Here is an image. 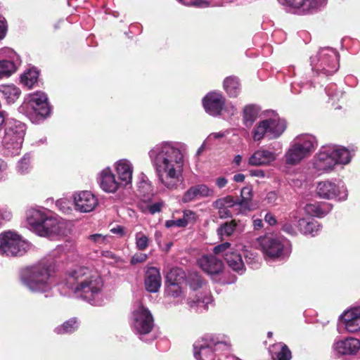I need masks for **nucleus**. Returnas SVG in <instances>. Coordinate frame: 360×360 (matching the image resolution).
I'll use <instances>...</instances> for the list:
<instances>
[{
    "label": "nucleus",
    "instance_id": "f257e3e1",
    "mask_svg": "<svg viewBox=\"0 0 360 360\" xmlns=\"http://www.w3.org/2000/svg\"><path fill=\"white\" fill-rule=\"evenodd\" d=\"M185 148L182 143L164 141L155 144L148 153L158 181L168 189L176 188L181 181Z\"/></svg>",
    "mask_w": 360,
    "mask_h": 360
},
{
    "label": "nucleus",
    "instance_id": "f03ea898",
    "mask_svg": "<svg viewBox=\"0 0 360 360\" xmlns=\"http://www.w3.org/2000/svg\"><path fill=\"white\" fill-rule=\"evenodd\" d=\"M68 288L75 295L92 305L103 302L101 278L87 267L79 266L71 271L67 278Z\"/></svg>",
    "mask_w": 360,
    "mask_h": 360
},
{
    "label": "nucleus",
    "instance_id": "7ed1b4c3",
    "mask_svg": "<svg viewBox=\"0 0 360 360\" xmlns=\"http://www.w3.org/2000/svg\"><path fill=\"white\" fill-rule=\"evenodd\" d=\"M54 261L43 259L37 264L26 269L21 275L25 286L34 292H49L53 288Z\"/></svg>",
    "mask_w": 360,
    "mask_h": 360
},
{
    "label": "nucleus",
    "instance_id": "20e7f679",
    "mask_svg": "<svg viewBox=\"0 0 360 360\" xmlns=\"http://www.w3.org/2000/svg\"><path fill=\"white\" fill-rule=\"evenodd\" d=\"M352 158L345 147L329 144L322 146L313 159V167L319 174L329 172L338 165H347Z\"/></svg>",
    "mask_w": 360,
    "mask_h": 360
},
{
    "label": "nucleus",
    "instance_id": "39448f33",
    "mask_svg": "<svg viewBox=\"0 0 360 360\" xmlns=\"http://www.w3.org/2000/svg\"><path fill=\"white\" fill-rule=\"evenodd\" d=\"M26 132L24 123L16 120L6 122L4 135L1 146L3 153L6 156H15L20 154Z\"/></svg>",
    "mask_w": 360,
    "mask_h": 360
},
{
    "label": "nucleus",
    "instance_id": "423d86ee",
    "mask_svg": "<svg viewBox=\"0 0 360 360\" xmlns=\"http://www.w3.org/2000/svg\"><path fill=\"white\" fill-rule=\"evenodd\" d=\"M18 110L32 122L38 123L50 115L51 108L47 96L44 92L37 91L27 95Z\"/></svg>",
    "mask_w": 360,
    "mask_h": 360
},
{
    "label": "nucleus",
    "instance_id": "0eeeda50",
    "mask_svg": "<svg viewBox=\"0 0 360 360\" xmlns=\"http://www.w3.org/2000/svg\"><path fill=\"white\" fill-rule=\"evenodd\" d=\"M317 145L316 139L311 134L296 136L284 155L285 164L292 166L298 165L313 153Z\"/></svg>",
    "mask_w": 360,
    "mask_h": 360
},
{
    "label": "nucleus",
    "instance_id": "6e6552de",
    "mask_svg": "<svg viewBox=\"0 0 360 360\" xmlns=\"http://www.w3.org/2000/svg\"><path fill=\"white\" fill-rule=\"evenodd\" d=\"M259 248L266 259H283L291 252L289 242L285 238L274 234H266L257 239Z\"/></svg>",
    "mask_w": 360,
    "mask_h": 360
},
{
    "label": "nucleus",
    "instance_id": "1a4fd4ad",
    "mask_svg": "<svg viewBox=\"0 0 360 360\" xmlns=\"http://www.w3.org/2000/svg\"><path fill=\"white\" fill-rule=\"evenodd\" d=\"M312 69L317 72L329 75L335 73L338 68V54L333 49L323 48L317 55L311 58Z\"/></svg>",
    "mask_w": 360,
    "mask_h": 360
},
{
    "label": "nucleus",
    "instance_id": "9d476101",
    "mask_svg": "<svg viewBox=\"0 0 360 360\" xmlns=\"http://www.w3.org/2000/svg\"><path fill=\"white\" fill-rule=\"evenodd\" d=\"M29 244L15 232L8 231L0 234V255L18 256L23 255Z\"/></svg>",
    "mask_w": 360,
    "mask_h": 360
},
{
    "label": "nucleus",
    "instance_id": "9b49d317",
    "mask_svg": "<svg viewBox=\"0 0 360 360\" xmlns=\"http://www.w3.org/2000/svg\"><path fill=\"white\" fill-rule=\"evenodd\" d=\"M154 325L153 316L150 310L142 304L134 306L131 316L132 330L140 335L149 333Z\"/></svg>",
    "mask_w": 360,
    "mask_h": 360
},
{
    "label": "nucleus",
    "instance_id": "f8f14e48",
    "mask_svg": "<svg viewBox=\"0 0 360 360\" xmlns=\"http://www.w3.org/2000/svg\"><path fill=\"white\" fill-rule=\"evenodd\" d=\"M316 193L321 198L328 200L335 199L338 200H345L348 195L347 190L344 184H337L329 180L318 183Z\"/></svg>",
    "mask_w": 360,
    "mask_h": 360
},
{
    "label": "nucleus",
    "instance_id": "ddd939ff",
    "mask_svg": "<svg viewBox=\"0 0 360 360\" xmlns=\"http://www.w3.org/2000/svg\"><path fill=\"white\" fill-rule=\"evenodd\" d=\"M219 343L217 338L212 335H206L193 345L195 358L197 360H212L213 347Z\"/></svg>",
    "mask_w": 360,
    "mask_h": 360
},
{
    "label": "nucleus",
    "instance_id": "4468645a",
    "mask_svg": "<svg viewBox=\"0 0 360 360\" xmlns=\"http://www.w3.org/2000/svg\"><path fill=\"white\" fill-rule=\"evenodd\" d=\"M76 211L82 213L92 212L98 205V198L91 191H81L72 194Z\"/></svg>",
    "mask_w": 360,
    "mask_h": 360
},
{
    "label": "nucleus",
    "instance_id": "2eb2a0df",
    "mask_svg": "<svg viewBox=\"0 0 360 360\" xmlns=\"http://www.w3.org/2000/svg\"><path fill=\"white\" fill-rule=\"evenodd\" d=\"M68 233L67 223L47 214L46 219L41 224L39 236L51 237L63 236Z\"/></svg>",
    "mask_w": 360,
    "mask_h": 360
},
{
    "label": "nucleus",
    "instance_id": "dca6fc26",
    "mask_svg": "<svg viewBox=\"0 0 360 360\" xmlns=\"http://www.w3.org/2000/svg\"><path fill=\"white\" fill-rule=\"evenodd\" d=\"M276 153L261 147L250 155L247 160L248 167H268L276 160Z\"/></svg>",
    "mask_w": 360,
    "mask_h": 360
},
{
    "label": "nucleus",
    "instance_id": "f3484780",
    "mask_svg": "<svg viewBox=\"0 0 360 360\" xmlns=\"http://www.w3.org/2000/svg\"><path fill=\"white\" fill-rule=\"evenodd\" d=\"M345 330L349 333H360V305L345 310L340 316Z\"/></svg>",
    "mask_w": 360,
    "mask_h": 360
},
{
    "label": "nucleus",
    "instance_id": "a211bd4d",
    "mask_svg": "<svg viewBox=\"0 0 360 360\" xmlns=\"http://www.w3.org/2000/svg\"><path fill=\"white\" fill-rule=\"evenodd\" d=\"M202 105L207 113L218 116L224 108L225 98L219 91H211L202 99Z\"/></svg>",
    "mask_w": 360,
    "mask_h": 360
},
{
    "label": "nucleus",
    "instance_id": "6ab92c4d",
    "mask_svg": "<svg viewBox=\"0 0 360 360\" xmlns=\"http://www.w3.org/2000/svg\"><path fill=\"white\" fill-rule=\"evenodd\" d=\"M113 167L116 172L119 184H120L122 187H127L131 184L134 166L130 160L127 159H120L114 163Z\"/></svg>",
    "mask_w": 360,
    "mask_h": 360
},
{
    "label": "nucleus",
    "instance_id": "aec40b11",
    "mask_svg": "<svg viewBox=\"0 0 360 360\" xmlns=\"http://www.w3.org/2000/svg\"><path fill=\"white\" fill-rule=\"evenodd\" d=\"M98 182L103 191L107 193H115L122 186L110 167H105L98 174Z\"/></svg>",
    "mask_w": 360,
    "mask_h": 360
},
{
    "label": "nucleus",
    "instance_id": "412c9836",
    "mask_svg": "<svg viewBox=\"0 0 360 360\" xmlns=\"http://www.w3.org/2000/svg\"><path fill=\"white\" fill-rule=\"evenodd\" d=\"M333 348L341 355H355L360 350V340L353 337L346 338L336 341Z\"/></svg>",
    "mask_w": 360,
    "mask_h": 360
},
{
    "label": "nucleus",
    "instance_id": "4be33fe9",
    "mask_svg": "<svg viewBox=\"0 0 360 360\" xmlns=\"http://www.w3.org/2000/svg\"><path fill=\"white\" fill-rule=\"evenodd\" d=\"M198 264L202 271L210 275L219 274L224 269L221 260L214 255H202L198 259Z\"/></svg>",
    "mask_w": 360,
    "mask_h": 360
},
{
    "label": "nucleus",
    "instance_id": "5701e85b",
    "mask_svg": "<svg viewBox=\"0 0 360 360\" xmlns=\"http://www.w3.org/2000/svg\"><path fill=\"white\" fill-rule=\"evenodd\" d=\"M214 191L205 184H198L189 188L182 197V202H189L195 200L211 197Z\"/></svg>",
    "mask_w": 360,
    "mask_h": 360
},
{
    "label": "nucleus",
    "instance_id": "b1692460",
    "mask_svg": "<svg viewBox=\"0 0 360 360\" xmlns=\"http://www.w3.org/2000/svg\"><path fill=\"white\" fill-rule=\"evenodd\" d=\"M162 283V279L160 270L156 267H149L146 272L144 279L146 290L150 292H157L159 291Z\"/></svg>",
    "mask_w": 360,
    "mask_h": 360
},
{
    "label": "nucleus",
    "instance_id": "393cba45",
    "mask_svg": "<svg viewBox=\"0 0 360 360\" xmlns=\"http://www.w3.org/2000/svg\"><path fill=\"white\" fill-rule=\"evenodd\" d=\"M47 214L41 210L32 208L27 212V221L30 228L39 235L41 224L46 219Z\"/></svg>",
    "mask_w": 360,
    "mask_h": 360
},
{
    "label": "nucleus",
    "instance_id": "a878e982",
    "mask_svg": "<svg viewBox=\"0 0 360 360\" xmlns=\"http://www.w3.org/2000/svg\"><path fill=\"white\" fill-rule=\"evenodd\" d=\"M238 202L232 196L227 195L224 198L217 199L213 202V207L218 210V214L221 219L231 217L230 208L237 205Z\"/></svg>",
    "mask_w": 360,
    "mask_h": 360
},
{
    "label": "nucleus",
    "instance_id": "bb28decb",
    "mask_svg": "<svg viewBox=\"0 0 360 360\" xmlns=\"http://www.w3.org/2000/svg\"><path fill=\"white\" fill-rule=\"evenodd\" d=\"M268 124V138L274 139L279 137L285 131L286 124L284 120L278 117L266 119Z\"/></svg>",
    "mask_w": 360,
    "mask_h": 360
},
{
    "label": "nucleus",
    "instance_id": "cd10ccee",
    "mask_svg": "<svg viewBox=\"0 0 360 360\" xmlns=\"http://www.w3.org/2000/svg\"><path fill=\"white\" fill-rule=\"evenodd\" d=\"M285 4L295 8H302L303 11L316 9L325 4L326 0H284Z\"/></svg>",
    "mask_w": 360,
    "mask_h": 360
},
{
    "label": "nucleus",
    "instance_id": "c85d7f7f",
    "mask_svg": "<svg viewBox=\"0 0 360 360\" xmlns=\"http://www.w3.org/2000/svg\"><path fill=\"white\" fill-rule=\"evenodd\" d=\"M332 209V205L327 202H315L306 205L304 212L311 217H323Z\"/></svg>",
    "mask_w": 360,
    "mask_h": 360
},
{
    "label": "nucleus",
    "instance_id": "c756f323",
    "mask_svg": "<svg viewBox=\"0 0 360 360\" xmlns=\"http://www.w3.org/2000/svg\"><path fill=\"white\" fill-rule=\"evenodd\" d=\"M297 226L300 231L304 234H310L311 236L316 235L321 229L320 224L311 219L307 220L304 218L298 219Z\"/></svg>",
    "mask_w": 360,
    "mask_h": 360
},
{
    "label": "nucleus",
    "instance_id": "7c9ffc66",
    "mask_svg": "<svg viewBox=\"0 0 360 360\" xmlns=\"http://www.w3.org/2000/svg\"><path fill=\"white\" fill-rule=\"evenodd\" d=\"M225 260L228 265L235 271L239 274L244 272V263L243 262L241 255L233 249L231 252H229L226 255Z\"/></svg>",
    "mask_w": 360,
    "mask_h": 360
},
{
    "label": "nucleus",
    "instance_id": "2f4dec72",
    "mask_svg": "<svg viewBox=\"0 0 360 360\" xmlns=\"http://www.w3.org/2000/svg\"><path fill=\"white\" fill-rule=\"evenodd\" d=\"M212 302L213 299L210 292H205L203 296H198L196 300L188 298V304L191 308H196L197 311H201L207 309Z\"/></svg>",
    "mask_w": 360,
    "mask_h": 360
},
{
    "label": "nucleus",
    "instance_id": "473e14b6",
    "mask_svg": "<svg viewBox=\"0 0 360 360\" xmlns=\"http://www.w3.org/2000/svg\"><path fill=\"white\" fill-rule=\"evenodd\" d=\"M33 156L30 153H27L18 161L15 170L20 175H25L31 172L32 169V160Z\"/></svg>",
    "mask_w": 360,
    "mask_h": 360
},
{
    "label": "nucleus",
    "instance_id": "72a5a7b5",
    "mask_svg": "<svg viewBox=\"0 0 360 360\" xmlns=\"http://www.w3.org/2000/svg\"><path fill=\"white\" fill-rule=\"evenodd\" d=\"M0 93L8 103L15 102L20 94V90L13 84L0 85Z\"/></svg>",
    "mask_w": 360,
    "mask_h": 360
},
{
    "label": "nucleus",
    "instance_id": "f704fd0d",
    "mask_svg": "<svg viewBox=\"0 0 360 360\" xmlns=\"http://www.w3.org/2000/svg\"><path fill=\"white\" fill-rule=\"evenodd\" d=\"M273 360H290L291 352L288 347L282 343L274 345L271 349Z\"/></svg>",
    "mask_w": 360,
    "mask_h": 360
},
{
    "label": "nucleus",
    "instance_id": "c9c22d12",
    "mask_svg": "<svg viewBox=\"0 0 360 360\" xmlns=\"http://www.w3.org/2000/svg\"><path fill=\"white\" fill-rule=\"evenodd\" d=\"M224 89L231 97H236L240 93V83L236 77H226L224 81Z\"/></svg>",
    "mask_w": 360,
    "mask_h": 360
},
{
    "label": "nucleus",
    "instance_id": "e433bc0d",
    "mask_svg": "<svg viewBox=\"0 0 360 360\" xmlns=\"http://www.w3.org/2000/svg\"><path fill=\"white\" fill-rule=\"evenodd\" d=\"M236 230L239 231H242L243 230V228L238 229V224L235 220H232L230 222H226L224 224L221 225L217 229V234L220 238L223 239V238L231 236L233 232Z\"/></svg>",
    "mask_w": 360,
    "mask_h": 360
},
{
    "label": "nucleus",
    "instance_id": "4c0bfd02",
    "mask_svg": "<svg viewBox=\"0 0 360 360\" xmlns=\"http://www.w3.org/2000/svg\"><path fill=\"white\" fill-rule=\"evenodd\" d=\"M258 115V109L253 105H249L245 107L243 113V120L244 124L249 127L252 126L256 120Z\"/></svg>",
    "mask_w": 360,
    "mask_h": 360
},
{
    "label": "nucleus",
    "instance_id": "58836bf2",
    "mask_svg": "<svg viewBox=\"0 0 360 360\" xmlns=\"http://www.w3.org/2000/svg\"><path fill=\"white\" fill-rule=\"evenodd\" d=\"M38 77V70L36 68H31L21 75L20 80L25 86L31 88L37 82Z\"/></svg>",
    "mask_w": 360,
    "mask_h": 360
},
{
    "label": "nucleus",
    "instance_id": "ea45409f",
    "mask_svg": "<svg viewBox=\"0 0 360 360\" xmlns=\"http://www.w3.org/2000/svg\"><path fill=\"white\" fill-rule=\"evenodd\" d=\"M268 124L265 120L259 122L252 130V139L255 141H262L265 136L268 137Z\"/></svg>",
    "mask_w": 360,
    "mask_h": 360
},
{
    "label": "nucleus",
    "instance_id": "a19ab883",
    "mask_svg": "<svg viewBox=\"0 0 360 360\" xmlns=\"http://www.w3.org/2000/svg\"><path fill=\"white\" fill-rule=\"evenodd\" d=\"M298 221L297 216L295 212H292L289 215L282 226V230L288 234L295 236L297 234V229L295 222Z\"/></svg>",
    "mask_w": 360,
    "mask_h": 360
},
{
    "label": "nucleus",
    "instance_id": "79ce46f5",
    "mask_svg": "<svg viewBox=\"0 0 360 360\" xmlns=\"http://www.w3.org/2000/svg\"><path fill=\"white\" fill-rule=\"evenodd\" d=\"M16 70V65L13 61L8 60H0V78L11 76Z\"/></svg>",
    "mask_w": 360,
    "mask_h": 360
},
{
    "label": "nucleus",
    "instance_id": "37998d69",
    "mask_svg": "<svg viewBox=\"0 0 360 360\" xmlns=\"http://www.w3.org/2000/svg\"><path fill=\"white\" fill-rule=\"evenodd\" d=\"M134 237L136 248L139 251L146 250L151 243L149 237L141 231L136 233Z\"/></svg>",
    "mask_w": 360,
    "mask_h": 360
},
{
    "label": "nucleus",
    "instance_id": "c03bdc74",
    "mask_svg": "<svg viewBox=\"0 0 360 360\" xmlns=\"http://www.w3.org/2000/svg\"><path fill=\"white\" fill-rule=\"evenodd\" d=\"M78 328V322L76 319L72 318L65 322L61 326L56 328L55 332L58 334L72 333Z\"/></svg>",
    "mask_w": 360,
    "mask_h": 360
},
{
    "label": "nucleus",
    "instance_id": "a18cd8bd",
    "mask_svg": "<svg viewBox=\"0 0 360 360\" xmlns=\"http://www.w3.org/2000/svg\"><path fill=\"white\" fill-rule=\"evenodd\" d=\"M240 200H236L238 202L237 205L240 206L243 208H248L250 202L252 197V189L250 186L244 187L240 192Z\"/></svg>",
    "mask_w": 360,
    "mask_h": 360
},
{
    "label": "nucleus",
    "instance_id": "49530a36",
    "mask_svg": "<svg viewBox=\"0 0 360 360\" xmlns=\"http://www.w3.org/2000/svg\"><path fill=\"white\" fill-rule=\"evenodd\" d=\"M138 189L140 195L143 196L150 195L153 193L150 182L146 179H142L139 182Z\"/></svg>",
    "mask_w": 360,
    "mask_h": 360
},
{
    "label": "nucleus",
    "instance_id": "de8ad7c7",
    "mask_svg": "<svg viewBox=\"0 0 360 360\" xmlns=\"http://www.w3.org/2000/svg\"><path fill=\"white\" fill-rule=\"evenodd\" d=\"M167 281L170 283H178L180 278H183L181 276V270L177 268L172 269L167 274Z\"/></svg>",
    "mask_w": 360,
    "mask_h": 360
},
{
    "label": "nucleus",
    "instance_id": "09e8293b",
    "mask_svg": "<svg viewBox=\"0 0 360 360\" xmlns=\"http://www.w3.org/2000/svg\"><path fill=\"white\" fill-rule=\"evenodd\" d=\"M233 248H231V244L228 242H225L215 246L213 252L215 255H221L225 258L226 253L231 252Z\"/></svg>",
    "mask_w": 360,
    "mask_h": 360
},
{
    "label": "nucleus",
    "instance_id": "8fccbe9b",
    "mask_svg": "<svg viewBox=\"0 0 360 360\" xmlns=\"http://www.w3.org/2000/svg\"><path fill=\"white\" fill-rule=\"evenodd\" d=\"M89 238L98 245H106L110 243L111 237L96 233L89 236Z\"/></svg>",
    "mask_w": 360,
    "mask_h": 360
},
{
    "label": "nucleus",
    "instance_id": "3c124183",
    "mask_svg": "<svg viewBox=\"0 0 360 360\" xmlns=\"http://www.w3.org/2000/svg\"><path fill=\"white\" fill-rule=\"evenodd\" d=\"M188 283L193 290H196L202 285V280L198 274H195L188 278Z\"/></svg>",
    "mask_w": 360,
    "mask_h": 360
},
{
    "label": "nucleus",
    "instance_id": "603ef678",
    "mask_svg": "<svg viewBox=\"0 0 360 360\" xmlns=\"http://www.w3.org/2000/svg\"><path fill=\"white\" fill-rule=\"evenodd\" d=\"M181 219L185 223V226H186L188 224L194 223L196 221L197 215L193 211L186 210L184 211Z\"/></svg>",
    "mask_w": 360,
    "mask_h": 360
},
{
    "label": "nucleus",
    "instance_id": "864d4df0",
    "mask_svg": "<svg viewBox=\"0 0 360 360\" xmlns=\"http://www.w3.org/2000/svg\"><path fill=\"white\" fill-rule=\"evenodd\" d=\"M56 205L63 213H69L71 211L70 202L67 198H60L58 200Z\"/></svg>",
    "mask_w": 360,
    "mask_h": 360
},
{
    "label": "nucleus",
    "instance_id": "5fc2aeb1",
    "mask_svg": "<svg viewBox=\"0 0 360 360\" xmlns=\"http://www.w3.org/2000/svg\"><path fill=\"white\" fill-rule=\"evenodd\" d=\"M167 293L172 297H178L181 294V290L178 283H172L167 287Z\"/></svg>",
    "mask_w": 360,
    "mask_h": 360
},
{
    "label": "nucleus",
    "instance_id": "6e6d98bb",
    "mask_svg": "<svg viewBox=\"0 0 360 360\" xmlns=\"http://www.w3.org/2000/svg\"><path fill=\"white\" fill-rule=\"evenodd\" d=\"M12 218V212L7 207H0V228L5 221H9Z\"/></svg>",
    "mask_w": 360,
    "mask_h": 360
},
{
    "label": "nucleus",
    "instance_id": "4d7b16f0",
    "mask_svg": "<svg viewBox=\"0 0 360 360\" xmlns=\"http://www.w3.org/2000/svg\"><path fill=\"white\" fill-rule=\"evenodd\" d=\"M148 255L145 253H136L134 255L131 259V264H136L139 263H143L148 259Z\"/></svg>",
    "mask_w": 360,
    "mask_h": 360
},
{
    "label": "nucleus",
    "instance_id": "13d9d810",
    "mask_svg": "<svg viewBox=\"0 0 360 360\" xmlns=\"http://www.w3.org/2000/svg\"><path fill=\"white\" fill-rule=\"evenodd\" d=\"M165 226L167 228H171L173 226L185 227V223L183 221L181 218L178 219L167 220L165 222Z\"/></svg>",
    "mask_w": 360,
    "mask_h": 360
},
{
    "label": "nucleus",
    "instance_id": "bf43d9fd",
    "mask_svg": "<svg viewBox=\"0 0 360 360\" xmlns=\"http://www.w3.org/2000/svg\"><path fill=\"white\" fill-rule=\"evenodd\" d=\"M162 206H163L162 202H156L153 204L148 205V210L150 214H154L157 212H160Z\"/></svg>",
    "mask_w": 360,
    "mask_h": 360
},
{
    "label": "nucleus",
    "instance_id": "052dcab7",
    "mask_svg": "<svg viewBox=\"0 0 360 360\" xmlns=\"http://www.w3.org/2000/svg\"><path fill=\"white\" fill-rule=\"evenodd\" d=\"M8 169L7 163L0 158V181L6 180L7 178L6 170Z\"/></svg>",
    "mask_w": 360,
    "mask_h": 360
},
{
    "label": "nucleus",
    "instance_id": "680f3d73",
    "mask_svg": "<svg viewBox=\"0 0 360 360\" xmlns=\"http://www.w3.org/2000/svg\"><path fill=\"white\" fill-rule=\"evenodd\" d=\"M278 199V195L275 191H270L266 194L264 199L265 202L269 205H276Z\"/></svg>",
    "mask_w": 360,
    "mask_h": 360
},
{
    "label": "nucleus",
    "instance_id": "e2e57ef3",
    "mask_svg": "<svg viewBox=\"0 0 360 360\" xmlns=\"http://www.w3.org/2000/svg\"><path fill=\"white\" fill-rule=\"evenodd\" d=\"M186 5L193 6L198 8H207L210 6V4L209 1L206 0H193Z\"/></svg>",
    "mask_w": 360,
    "mask_h": 360
},
{
    "label": "nucleus",
    "instance_id": "0e129e2a",
    "mask_svg": "<svg viewBox=\"0 0 360 360\" xmlns=\"http://www.w3.org/2000/svg\"><path fill=\"white\" fill-rule=\"evenodd\" d=\"M7 32L6 21L4 17L0 16V40L3 39Z\"/></svg>",
    "mask_w": 360,
    "mask_h": 360
},
{
    "label": "nucleus",
    "instance_id": "69168bd1",
    "mask_svg": "<svg viewBox=\"0 0 360 360\" xmlns=\"http://www.w3.org/2000/svg\"><path fill=\"white\" fill-rule=\"evenodd\" d=\"M250 175L253 177L263 179L266 176L265 172L263 169H255L250 170Z\"/></svg>",
    "mask_w": 360,
    "mask_h": 360
},
{
    "label": "nucleus",
    "instance_id": "338daca9",
    "mask_svg": "<svg viewBox=\"0 0 360 360\" xmlns=\"http://www.w3.org/2000/svg\"><path fill=\"white\" fill-rule=\"evenodd\" d=\"M264 220L269 225L273 226L276 224V220L274 216L271 213H267L264 217Z\"/></svg>",
    "mask_w": 360,
    "mask_h": 360
},
{
    "label": "nucleus",
    "instance_id": "774afa93",
    "mask_svg": "<svg viewBox=\"0 0 360 360\" xmlns=\"http://www.w3.org/2000/svg\"><path fill=\"white\" fill-rule=\"evenodd\" d=\"M110 231L111 233L114 234H117L120 236H122L124 234V228L121 226H117L116 227L111 229Z\"/></svg>",
    "mask_w": 360,
    "mask_h": 360
}]
</instances>
